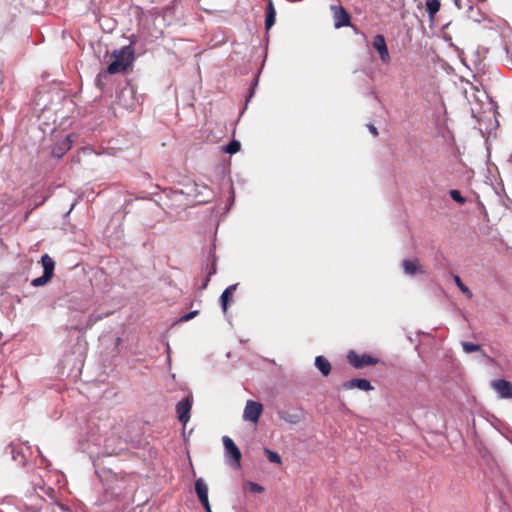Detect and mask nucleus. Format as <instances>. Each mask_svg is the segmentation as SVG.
<instances>
[{"label": "nucleus", "instance_id": "1", "mask_svg": "<svg viewBox=\"0 0 512 512\" xmlns=\"http://www.w3.org/2000/svg\"><path fill=\"white\" fill-rule=\"evenodd\" d=\"M89 441L95 446L102 447L98 454L110 456L117 454L122 449V440L119 436V428L115 426V420L106 418L98 422L91 421Z\"/></svg>", "mask_w": 512, "mask_h": 512}, {"label": "nucleus", "instance_id": "2", "mask_svg": "<svg viewBox=\"0 0 512 512\" xmlns=\"http://www.w3.org/2000/svg\"><path fill=\"white\" fill-rule=\"evenodd\" d=\"M471 97L472 99L469 98L471 112L477 123L486 128H498L500 122L497 117L496 105L487 93L474 88Z\"/></svg>", "mask_w": 512, "mask_h": 512}, {"label": "nucleus", "instance_id": "3", "mask_svg": "<svg viewBox=\"0 0 512 512\" xmlns=\"http://www.w3.org/2000/svg\"><path fill=\"white\" fill-rule=\"evenodd\" d=\"M112 61L107 67V73H125L135 60V49L130 44L114 50L111 54Z\"/></svg>", "mask_w": 512, "mask_h": 512}, {"label": "nucleus", "instance_id": "4", "mask_svg": "<svg viewBox=\"0 0 512 512\" xmlns=\"http://www.w3.org/2000/svg\"><path fill=\"white\" fill-rule=\"evenodd\" d=\"M222 441L224 445V452L227 463L232 467L239 468L241 460L240 449L237 447L234 441L228 436H223Z\"/></svg>", "mask_w": 512, "mask_h": 512}, {"label": "nucleus", "instance_id": "5", "mask_svg": "<svg viewBox=\"0 0 512 512\" xmlns=\"http://www.w3.org/2000/svg\"><path fill=\"white\" fill-rule=\"evenodd\" d=\"M41 263L44 269L43 275L32 280L31 285L34 287L45 285L53 276L55 268L54 260L48 254H44L41 257Z\"/></svg>", "mask_w": 512, "mask_h": 512}, {"label": "nucleus", "instance_id": "6", "mask_svg": "<svg viewBox=\"0 0 512 512\" xmlns=\"http://www.w3.org/2000/svg\"><path fill=\"white\" fill-rule=\"evenodd\" d=\"M330 11L332 12L334 27L336 29L351 26L353 27L354 31H357V28L351 24L350 14L343 6L331 5Z\"/></svg>", "mask_w": 512, "mask_h": 512}, {"label": "nucleus", "instance_id": "7", "mask_svg": "<svg viewBox=\"0 0 512 512\" xmlns=\"http://www.w3.org/2000/svg\"><path fill=\"white\" fill-rule=\"evenodd\" d=\"M263 412V405L254 400H247L244 411L243 420L256 424Z\"/></svg>", "mask_w": 512, "mask_h": 512}, {"label": "nucleus", "instance_id": "8", "mask_svg": "<svg viewBox=\"0 0 512 512\" xmlns=\"http://www.w3.org/2000/svg\"><path fill=\"white\" fill-rule=\"evenodd\" d=\"M349 363L356 369L363 368L365 366L376 365L379 359L372 357L367 354L359 355L355 351H349L347 354Z\"/></svg>", "mask_w": 512, "mask_h": 512}, {"label": "nucleus", "instance_id": "9", "mask_svg": "<svg viewBox=\"0 0 512 512\" xmlns=\"http://www.w3.org/2000/svg\"><path fill=\"white\" fill-rule=\"evenodd\" d=\"M185 193L188 196L194 197L199 203L208 202L212 196V192L207 186H199L196 183L187 185Z\"/></svg>", "mask_w": 512, "mask_h": 512}, {"label": "nucleus", "instance_id": "10", "mask_svg": "<svg viewBox=\"0 0 512 512\" xmlns=\"http://www.w3.org/2000/svg\"><path fill=\"white\" fill-rule=\"evenodd\" d=\"M193 404V398L191 395H188L181 401H179L176 405V412L178 415V420L185 426L190 420V411Z\"/></svg>", "mask_w": 512, "mask_h": 512}, {"label": "nucleus", "instance_id": "11", "mask_svg": "<svg viewBox=\"0 0 512 512\" xmlns=\"http://www.w3.org/2000/svg\"><path fill=\"white\" fill-rule=\"evenodd\" d=\"M373 48L378 52L379 57L383 63L390 62V54L385 41V38L381 34H377L372 42Z\"/></svg>", "mask_w": 512, "mask_h": 512}, {"label": "nucleus", "instance_id": "12", "mask_svg": "<svg viewBox=\"0 0 512 512\" xmlns=\"http://www.w3.org/2000/svg\"><path fill=\"white\" fill-rule=\"evenodd\" d=\"M491 387L502 399L512 398V384L505 379H498L491 382Z\"/></svg>", "mask_w": 512, "mask_h": 512}, {"label": "nucleus", "instance_id": "13", "mask_svg": "<svg viewBox=\"0 0 512 512\" xmlns=\"http://www.w3.org/2000/svg\"><path fill=\"white\" fill-rule=\"evenodd\" d=\"M73 141L74 135H67L64 139L59 140L52 149V155L56 158H61L71 149Z\"/></svg>", "mask_w": 512, "mask_h": 512}, {"label": "nucleus", "instance_id": "14", "mask_svg": "<svg viewBox=\"0 0 512 512\" xmlns=\"http://www.w3.org/2000/svg\"><path fill=\"white\" fill-rule=\"evenodd\" d=\"M403 271L408 276H413L416 273L424 274L425 270L420 265L419 261L417 259L409 260L405 259L402 262Z\"/></svg>", "mask_w": 512, "mask_h": 512}, {"label": "nucleus", "instance_id": "15", "mask_svg": "<svg viewBox=\"0 0 512 512\" xmlns=\"http://www.w3.org/2000/svg\"><path fill=\"white\" fill-rule=\"evenodd\" d=\"M342 388L345 390L360 389L362 391H370L373 389L371 383L366 379H352L342 384Z\"/></svg>", "mask_w": 512, "mask_h": 512}, {"label": "nucleus", "instance_id": "16", "mask_svg": "<svg viewBox=\"0 0 512 512\" xmlns=\"http://www.w3.org/2000/svg\"><path fill=\"white\" fill-rule=\"evenodd\" d=\"M278 416L281 420L290 423V424H298L302 418L303 414L301 410L297 411H288V410H279Z\"/></svg>", "mask_w": 512, "mask_h": 512}, {"label": "nucleus", "instance_id": "17", "mask_svg": "<svg viewBox=\"0 0 512 512\" xmlns=\"http://www.w3.org/2000/svg\"><path fill=\"white\" fill-rule=\"evenodd\" d=\"M276 19V10L274 8V4L272 0H268L266 7V19H265V27L269 30L275 23Z\"/></svg>", "mask_w": 512, "mask_h": 512}, {"label": "nucleus", "instance_id": "18", "mask_svg": "<svg viewBox=\"0 0 512 512\" xmlns=\"http://www.w3.org/2000/svg\"><path fill=\"white\" fill-rule=\"evenodd\" d=\"M237 288V284H232L230 286H228L221 294L220 296V303H221V306H222V309L224 312L227 311V308H228V302L229 300L231 299L234 291L236 290Z\"/></svg>", "mask_w": 512, "mask_h": 512}, {"label": "nucleus", "instance_id": "19", "mask_svg": "<svg viewBox=\"0 0 512 512\" xmlns=\"http://www.w3.org/2000/svg\"><path fill=\"white\" fill-rule=\"evenodd\" d=\"M195 491L199 501H205L208 498V486L202 478L195 481Z\"/></svg>", "mask_w": 512, "mask_h": 512}, {"label": "nucleus", "instance_id": "20", "mask_svg": "<svg viewBox=\"0 0 512 512\" xmlns=\"http://www.w3.org/2000/svg\"><path fill=\"white\" fill-rule=\"evenodd\" d=\"M315 366L323 376H328L331 371V364L324 356H317L315 358Z\"/></svg>", "mask_w": 512, "mask_h": 512}, {"label": "nucleus", "instance_id": "21", "mask_svg": "<svg viewBox=\"0 0 512 512\" xmlns=\"http://www.w3.org/2000/svg\"><path fill=\"white\" fill-rule=\"evenodd\" d=\"M425 5L430 21H434V18L441 7L440 0H426Z\"/></svg>", "mask_w": 512, "mask_h": 512}, {"label": "nucleus", "instance_id": "22", "mask_svg": "<svg viewBox=\"0 0 512 512\" xmlns=\"http://www.w3.org/2000/svg\"><path fill=\"white\" fill-rule=\"evenodd\" d=\"M454 282L457 287L468 297L471 298L473 296L471 290L462 282L461 278L458 275L453 276Z\"/></svg>", "mask_w": 512, "mask_h": 512}, {"label": "nucleus", "instance_id": "23", "mask_svg": "<svg viewBox=\"0 0 512 512\" xmlns=\"http://www.w3.org/2000/svg\"><path fill=\"white\" fill-rule=\"evenodd\" d=\"M241 144L238 140L233 139L227 146L223 148V151L227 154H235L240 150Z\"/></svg>", "mask_w": 512, "mask_h": 512}, {"label": "nucleus", "instance_id": "24", "mask_svg": "<svg viewBox=\"0 0 512 512\" xmlns=\"http://www.w3.org/2000/svg\"><path fill=\"white\" fill-rule=\"evenodd\" d=\"M462 349L465 353H473L477 351H481V346L478 344H474L471 342L463 341L461 342Z\"/></svg>", "mask_w": 512, "mask_h": 512}, {"label": "nucleus", "instance_id": "25", "mask_svg": "<svg viewBox=\"0 0 512 512\" xmlns=\"http://www.w3.org/2000/svg\"><path fill=\"white\" fill-rule=\"evenodd\" d=\"M264 453L265 455L267 456V459L272 462V463H276V464H280L281 463V457L280 455L277 453V452H274L268 448H265L264 449Z\"/></svg>", "mask_w": 512, "mask_h": 512}, {"label": "nucleus", "instance_id": "26", "mask_svg": "<svg viewBox=\"0 0 512 512\" xmlns=\"http://www.w3.org/2000/svg\"><path fill=\"white\" fill-rule=\"evenodd\" d=\"M449 195L454 201H456L459 204H464L466 202V199L461 195V193L458 190H450Z\"/></svg>", "mask_w": 512, "mask_h": 512}, {"label": "nucleus", "instance_id": "27", "mask_svg": "<svg viewBox=\"0 0 512 512\" xmlns=\"http://www.w3.org/2000/svg\"><path fill=\"white\" fill-rule=\"evenodd\" d=\"M248 485H249L250 491L253 492V493H261V492L264 491V488L261 485L257 484V483L249 482Z\"/></svg>", "mask_w": 512, "mask_h": 512}, {"label": "nucleus", "instance_id": "28", "mask_svg": "<svg viewBox=\"0 0 512 512\" xmlns=\"http://www.w3.org/2000/svg\"><path fill=\"white\" fill-rule=\"evenodd\" d=\"M198 314V311H191L185 315H183L181 318H180V321L182 322H187L189 320H191L192 318H194L196 315Z\"/></svg>", "mask_w": 512, "mask_h": 512}, {"label": "nucleus", "instance_id": "29", "mask_svg": "<svg viewBox=\"0 0 512 512\" xmlns=\"http://www.w3.org/2000/svg\"><path fill=\"white\" fill-rule=\"evenodd\" d=\"M473 12H474V7L470 5V6H469V9H468V11H467V17H468V18H470V19H472V20H473V21H475V22H480V18H479V17H477V16H475V15L473 14Z\"/></svg>", "mask_w": 512, "mask_h": 512}, {"label": "nucleus", "instance_id": "30", "mask_svg": "<svg viewBox=\"0 0 512 512\" xmlns=\"http://www.w3.org/2000/svg\"><path fill=\"white\" fill-rule=\"evenodd\" d=\"M215 273H216V264H215V262H213L212 267H211L210 271L208 272L207 278L205 279L204 287L207 286V284H208V282L210 280V277L212 275H214Z\"/></svg>", "mask_w": 512, "mask_h": 512}, {"label": "nucleus", "instance_id": "31", "mask_svg": "<svg viewBox=\"0 0 512 512\" xmlns=\"http://www.w3.org/2000/svg\"><path fill=\"white\" fill-rule=\"evenodd\" d=\"M200 503L202 504V506L204 507V509H205L207 512H212V511H211V507H210V504H209V500H208V498H207L205 501H200Z\"/></svg>", "mask_w": 512, "mask_h": 512}, {"label": "nucleus", "instance_id": "32", "mask_svg": "<svg viewBox=\"0 0 512 512\" xmlns=\"http://www.w3.org/2000/svg\"><path fill=\"white\" fill-rule=\"evenodd\" d=\"M200 503L202 504V506L204 507V509H205L207 512H212V511H211V507H210V504H209V500H208V498H207L205 501H200Z\"/></svg>", "mask_w": 512, "mask_h": 512}, {"label": "nucleus", "instance_id": "33", "mask_svg": "<svg viewBox=\"0 0 512 512\" xmlns=\"http://www.w3.org/2000/svg\"><path fill=\"white\" fill-rule=\"evenodd\" d=\"M56 509L59 510L60 512H73L70 509L64 507L63 505H57L53 512H57Z\"/></svg>", "mask_w": 512, "mask_h": 512}, {"label": "nucleus", "instance_id": "34", "mask_svg": "<svg viewBox=\"0 0 512 512\" xmlns=\"http://www.w3.org/2000/svg\"><path fill=\"white\" fill-rule=\"evenodd\" d=\"M99 319H100V317H95V318H94L93 316H91V317L89 318V323H88V324H89V325H92L93 323H95V322H96V321H98Z\"/></svg>", "mask_w": 512, "mask_h": 512}, {"label": "nucleus", "instance_id": "35", "mask_svg": "<svg viewBox=\"0 0 512 512\" xmlns=\"http://www.w3.org/2000/svg\"><path fill=\"white\" fill-rule=\"evenodd\" d=\"M455 5L458 9H462L463 8L462 0H455Z\"/></svg>", "mask_w": 512, "mask_h": 512}, {"label": "nucleus", "instance_id": "36", "mask_svg": "<svg viewBox=\"0 0 512 512\" xmlns=\"http://www.w3.org/2000/svg\"><path fill=\"white\" fill-rule=\"evenodd\" d=\"M370 132L372 133V135H373L374 137L378 136V130L373 129V130H370Z\"/></svg>", "mask_w": 512, "mask_h": 512}, {"label": "nucleus", "instance_id": "37", "mask_svg": "<svg viewBox=\"0 0 512 512\" xmlns=\"http://www.w3.org/2000/svg\"><path fill=\"white\" fill-rule=\"evenodd\" d=\"M368 128L373 129L375 127L373 125H368Z\"/></svg>", "mask_w": 512, "mask_h": 512}]
</instances>
